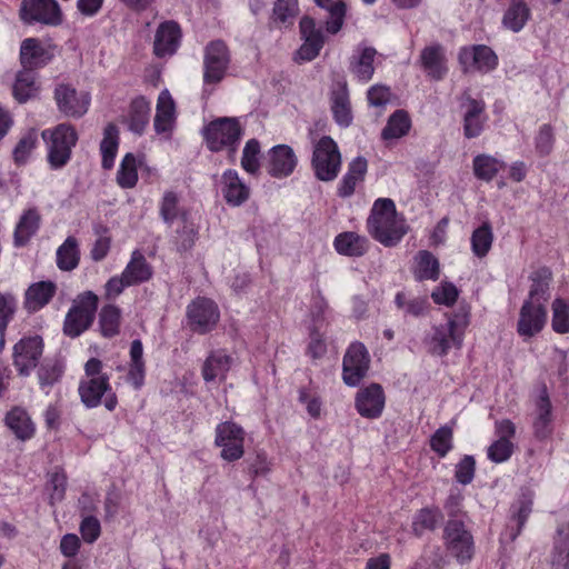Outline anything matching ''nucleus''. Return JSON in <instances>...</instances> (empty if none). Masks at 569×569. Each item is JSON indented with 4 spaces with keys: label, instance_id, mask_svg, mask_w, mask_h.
I'll return each mask as SVG.
<instances>
[{
    "label": "nucleus",
    "instance_id": "f257e3e1",
    "mask_svg": "<svg viewBox=\"0 0 569 569\" xmlns=\"http://www.w3.org/2000/svg\"><path fill=\"white\" fill-rule=\"evenodd\" d=\"M469 323L470 315L466 308L447 315L446 322L432 326L425 335L426 351L433 357H445L451 349L460 350Z\"/></svg>",
    "mask_w": 569,
    "mask_h": 569
},
{
    "label": "nucleus",
    "instance_id": "f03ea898",
    "mask_svg": "<svg viewBox=\"0 0 569 569\" xmlns=\"http://www.w3.org/2000/svg\"><path fill=\"white\" fill-rule=\"evenodd\" d=\"M368 229L376 240L387 247L397 244L407 231L405 222L397 216L395 202L388 198L375 201Z\"/></svg>",
    "mask_w": 569,
    "mask_h": 569
},
{
    "label": "nucleus",
    "instance_id": "7ed1b4c3",
    "mask_svg": "<svg viewBox=\"0 0 569 569\" xmlns=\"http://www.w3.org/2000/svg\"><path fill=\"white\" fill-rule=\"evenodd\" d=\"M102 362L97 358L89 359L84 365L86 376L79 383V395L83 405L88 408H96L102 402L112 411L117 407V397L112 392L109 376L102 372Z\"/></svg>",
    "mask_w": 569,
    "mask_h": 569
},
{
    "label": "nucleus",
    "instance_id": "20e7f679",
    "mask_svg": "<svg viewBox=\"0 0 569 569\" xmlns=\"http://www.w3.org/2000/svg\"><path fill=\"white\" fill-rule=\"evenodd\" d=\"M41 137L47 147V160L52 170L62 169L72 156L78 142V133L73 126L60 123L42 131Z\"/></svg>",
    "mask_w": 569,
    "mask_h": 569
},
{
    "label": "nucleus",
    "instance_id": "39448f33",
    "mask_svg": "<svg viewBox=\"0 0 569 569\" xmlns=\"http://www.w3.org/2000/svg\"><path fill=\"white\" fill-rule=\"evenodd\" d=\"M242 136L240 123L234 118H219L204 128L207 147L213 151H226L230 161L236 158Z\"/></svg>",
    "mask_w": 569,
    "mask_h": 569
},
{
    "label": "nucleus",
    "instance_id": "423d86ee",
    "mask_svg": "<svg viewBox=\"0 0 569 569\" xmlns=\"http://www.w3.org/2000/svg\"><path fill=\"white\" fill-rule=\"evenodd\" d=\"M311 166L315 176L320 181L335 180L341 169V153L336 141L323 136L313 142Z\"/></svg>",
    "mask_w": 569,
    "mask_h": 569
},
{
    "label": "nucleus",
    "instance_id": "0eeeda50",
    "mask_svg": "<svg viewBox=\"0 0 569 569\" xmlns=\"http://www.w3.org/2000/svg\"><path fill=\"white\" fill-rule=\"evenodd\" d=\"M98 296L92 291L78 295L64 319L63 331L67 336L79 337L91 326L98 309Z\"/></svg>",
    "mask_w": 569,
    "mask_h": 569
},
{
    "label": "nucleus",
    "instance_id": "6e6552de",
    "mask_svg": "<svg viewBox=\"0 0 569 569\" xmlns=\"http://www.w3.org/2000/svg\"><path fill=\"white\" fill-rule=\"evenodd\" d=\"M187 318L190 329L203 335L217 326L220 319V311L211 299L198 297L188 305Z\"/></svg>",
    "mask_w": 569,
    "mask_h": 569
},
{
    "label": "nucleus",
    "instance_id": "1a4fd4ad",
    "mask_svg": "<svg viewBox=\"0 0 569 569\" xmlns=\"http://www.w3.org/2000/svg\"><path fill=\"white\" fill-rule=\"evenodd\" d=\"M214 442L221 448V458L226 461H236L244 453V431L234 422H221L216 428Z\"/></svg>",
    "mask_w": 569,
    "mask_h": 569
},
{
    "label": "nucleus",
    "instance_id": "9d476101",
    "mask_svg": "<svg viewBox=\"0 0 569 569\" xmlns=\"http://www.w3.org/2000/svg\"><path fill=\"white\" fill-rule=\"evenodd\" d=\"M445 540L449 553L463 563L469 561L475 552L473 538L459 520L448 521L445 528Z\"/></svg>",
    "mask_w": 569,
    "mask_h": 569
},
{
    "label": "nucleus",
    "instance_id": "9b49d317",
    "mask_svg": "<svg viewBox=\"0 0 569 569\" xmlns=\"http://www.w3.org/2000/svg\"><path fill=\"white\" fill-rule=\"evenodd\" d=\"M370 357L367 348L361 342H353L347 349L343 357L342 378L346 385L357 386L367 375Z\"/></svg>",
    "mask_w": 569,
    "mask_h": 569
},
{
    "label": "nucleus",
    "instance_id": "f8f14e48",
    "mask_svg": "<svg viewBox=\"0 0 569 569\" xmlns=\"http://www.w3.org/2000/svg\"><path fill=\"white\" fill-rule=\"evenodd\" d=\"M20 17L29 24L58 26L61 22V11L56 0H23Z\"/></svg>",
    "mask_w": 569,
    "mask_h": 569
},
{
    "label": "nucleus",
    "instance_id": "ddd939ff",
    "mask_svg": "<svg viewBox=\"0 0 569 569\" xmlns=\"http://www.w3.org/2000/svg\"><path fill=\"white\" fill-rule=\"evenodd\" d=\"M43 351V342L39 336L26 337L13 347V365L19 375L29 376L37 367Z\"/></svg>",
    "mask_w": 569,
    "mask_h": 569
},
{
    "label": "nucleus",
    "instance_id": "4468645a",
    "mask_svg": "<svg viewBox=\"0 0 569 569\" xmlns=\"http://www.w3.org/2000/svg\"><path fill=\"white\" fill-rule=\"evenodd\" d=\"M58 109L67 117L81 118L90 106V94L86 91H77L74 88L60 84L54 90Z\"/></svg>",
    "mask_w": 569,
    "mask_h": 569
},
{
    "label": "nucleus",
    "instance_id": "2eb2a0df",
    "mask_svg": "<svg viewBox=\"0 0 569 569\" xmlns=\"http://www.w3.org/2000/svg\"><path fill=\"white\" fill-rule=\"evenodd\" d=\"M230 56L222 41H213L206 49L204 56V83L216 84L220 82L229 67Z\"/></svg>",
    "mask_w": 569,
    "mask_h": 569
},
{
    "label": "nucleus",
    "instance_id": "dca6fc26",
    "mask_svg": "<svg viewBox=\"0 0 569 569\" xmlns=\"http://www.w3.org/2000/svg\"><path fill=\"white\" fill-rule=\"evenodd\" d=\"M459 62L465 72H489L498 66V57L491 48L477 44L462 48L459 52Z\"/></svg>",
    "mask_w": 569,
    "mask_h": 569
},
{
    "label": "nucleus",
    "instance_id": "f3484780",
    "mask_svg": "<svg viewBox=\"0 0 569 569\" xmlns=\"http://www.w3.org/2000/svg\"><path fill=\"white\" fill-rule=\"evenodd\" d=\"M532 430L535 437L540 441L551 438L553 433L552 405L546 387L540 389L535 400Z\"/></svg>",
    "mask_w": 569,
    "mask_h": 569
},
{
    "label": "nucleus",
    "instance_id": "a211bd4d",
    "mask_svg": "<svg viewBox=\"0 0 569 569\" xmlns=\"http://www.w3.org/2000/svg\"><path fill=\"white\" fill-rule=\"evenodd\" d=\"M297 163V156L290 146L277 144L268 151L266 168L271 177L282 179L295 171Z\"/></svg>",
    "mask_w": 569,
    "mask_h": 569
},
{
    "label": "nucleus",
    "instance_id": "6ab92c4d",
    "mask_svg": "<svg viewBox=\"0 0 569 569\" xmlns=\"http://www.w3.org/2000/svg\"><path fill=\"white\" fill-rule=\"evenodd\" d=\"M385 401V392L381 386L372 383L358 391L356 396V409L361 417L376 419L381 416Z\"/></svg>",
    "mask_w": 569,
    "mask_h": 569
},
{
    "label": "nucleus",
    "instance_id": "aec40b11",
    "mask_svg": "<svg viewBox=\"0 0 569 569\" xmlns=\"http://www.w3.org/2000/svg\"><path fill=\"white\" fill-rule=\"evenodd\" d=\"M300 32L303 43L297 51L296 59L298 61H311L319 54L323 46V34L321 30L316 28L313 19L309 17H303L300 20Z\"/></svg>",
    "mask_w": 569,
    "mask_h": 569
},
{
    "label": "nucleus",
    "instance_id": "412c9836",
    "mask_svg": "<svg viewBox=\"0 0 569 569\" xmlns=\"http://www.w3.org/2000/svg\"><path fill=\"white\" fill-rule=\"evenodd\" d=\"M547 320V310L542 303L525 301L518 321V332L523 337H532L542 330Z\"/></svg>",
    "mask_w": 569,
    "mask_h": 569
},
{
    "label": "nucleus",
    "instance_id": "4be33fe9",
    "mask_svg": "<svg viewBox=\"0 0 569 569\" xmlns=\"http://www.w3.org/2000/svg\"><path fill=\"white\" fill-rule=\"evenodd\" d=\"M181 30L174 21L162 22L154 36L153 50L159 58L172 56L180 46Z\"/></svg>",
    "mask_w": 569,
    "mask_h": 569
},
{
    "label": "nucleus",
    "instance_id": "5701e85b",
    "mask_svg": "<svg viewBox=\"0 0 569 569\" xmlns=\"http://www.w3.org/2000/svg\"><path fill=\"white\" fill-rule=\"evenodd\" d=\"M221 192L226 202L238 207L246 202L250 197V188L239 177L236 170L229 169L221 177Z\"/></svg>",
    "mask_w": 569,
    "mask_h": 569
},
{
    "label": "nucleus",
    "instance_id": "b1692460",
    "mask_svg": "<svg viewBox=\"0 0 569 569\" xmlns=\"http://www.w3.org/2000/svg\"><path fill=\"white\" fill-rule=\"evenodd\" d=\"M176 123V103L169 92L164 89L157 100L154 130L158 134L170 136Z\"/></svg>",
    "mask_w": 569,
    "mask_h": 569
},
{
    "label": "nucleus",
    "instance_id": "393cba45",
    "mask_svg": "<svg viewBox=\"0 0 569 569\" xmlns=\"http://www.w3.org/2000/svg\"><path fill=\"white\" fill-rule=\"evenodd\" d=\"M121 273L133 287L148 282L153 276V268L140 250H134Z\"/></svg>",
    "mask_w": 569,
    "mask_h": 569
},
{
    "label": "nucleus",
    "instance_id": "a878e982",
    "mask_svg": "<svg viewBox=\"0 0 569 569\" xmlns=\"http://www.w3.org/2000/svg\"><path fill=\"white\" fill-rule=\"evenodd\" d=\"M51 59L49 50L36 38L24 39L20 48V60L23 69L32 70L43 67Z\"/></svg>",
    "mask_w": 569,
    "mask_h": 569
},
{
    "label": "nucleus",
    "instance_id": "bb28decb",
    "mask_svg": "<svg viewBox=\"0 0 569 569\" xmlns=\"http://www.w3.org/2000/svg\"><path fill=\"white\" fill-rule=\"evenodd\" d=\"M462 107L465 109V136L469 139L480 136L486 122L485 103L480 100L468 98Z\"/></svg>",
    "mask_w": 569,
    "mask_h": 569
},
{
    "label": "nucleus",
    "instance_id": "cd10ccee",
    "mask_svg": "<svg viewBox=\"0 0 569 569\" xmlns=\"http://www.w3.org/2000/svg\"><path fill=\"white\" fill-rule=\"evenodd\" d=\"M159 214L163 222L169 227H174L176 222H180L188 218L191 212L180 203V196L172 191H164L159 202Z\"/></svg>",
    "mask_w": 569,
    "mask_h": 569
},
{
    "label": "nucleus",
    "instance_id": "c85d7f7f",
    "mask_svg": "<svg viewBox=\"0 0 569 569\" xmlns=\"http://www.w3.org/2000/svg\"><path fill=\"white\" fill-rule=\"evenodd\" d=\"M129 367L127 381L134 388L140 389L144 383L146 362L143 359V346L140 339H134L129 350Z\"/></svg>",
    "mask_w": 569,
    "mask_h": 569
},
{
    "label": "nucleus",
    "instance_id": "c756f323",
    "mask_svg": "<svg viewBox=\"0 0 569 569\" xmlns=\"http://www.w3.org/2000/svg\"><path fill=\"white\" fill-rule=\"evenodd\" d=\"M377 54L376 49L372 47L359 46L352 56L351 71L355 77L361 82H368L371 80L375 73V57Z\"/></svg>",
    "mask_w": 569,
    "mask_h": 569
},
{
    "label": "nucleus",
    "instance_id": "7c9ffc66",
    "mask_svg": "<svg viewBox=\"0 0 569 569\" xmlns=\"http://www.w3.org/2000/svg\"><path fill=\"white\" fill-rule=\"evenodd\" d=\"M56 284L51 281L32 283L26 291L24 307L29 312L42 309L56 293Z\"/></svg>",
    "mask_w": 569,
    "mask_h": 569
},
{
    "label": "nucleus",
    "instance_id": "2f4dec72",
    "mask_svg": "<svg viewBox=\"0 0 569 569\" xmlns=\"http://www.w3.org/2000/svg\"><path fill=\"white\" fill-rule=\"evenodd\" d=\"M232 365L231 357L223 350L212 351L202 367V376L207 382L223 380Z\"/></svg>",
    "mask_w": 569,
    "mask_h": 569
},
{
    "label": "nucleus",
    "instance_id": "473e14b6",
    "mask_svg": "<svg viewBox=\"0 0 569 569\" xmlns=\"http://www.w3.org/2000/svg\"><path fill=\"white\" fill-rule=\"evenodd\" d=\"M420 59L423 70L432 79H442L448 71L445 52L440 46H430L425 48L421 52Z\"/></svg>",
    "mask_w": 569,
    "mask_h": 569
},
{
    "label": "nucleus",
    "instance_id": "72a5a7b5",
    "mask_svg": "<svg viewBox=\"0 0 569 569\" xmlns=\"http://www.w3.org/2000/svg\"><path fill=\"white\" fill-rule=\"evenodd\" d=\"M335 249L348 257H360L368 250V240L356 232H342L335 238Z\"/></svg>",
    "mask_w": 569,
    "mask_h": 569
},
{
    "label": "nucleus",
    "instance_id": "f704fd0d",
    "mask_svg": "<svg viewBox=\"0 0 569 569\" xmlns=\"http://www.w3.org/2000/svg\"><path fill=\"white\" fill-rule=\"evenodd\" d=\"M529 18L530 9L523 0H510L502 17V26L512 32H520Z\"/></svg>",
    "mask_w": 569,
    "mask_h": 569
},
{
    "label": "nucleus",
    "instance_id": "c9c22d12",
    "mask_svg": "<svg viewBox=\"0 0 569 569\" xmlns=\"http://www.w3.org/2000/svg\"><path fill=\"white\" fill-rule=\"evenodd\" d=\"M552 273L548 268H540L532 272L531 287L529 291V297L526 300L527 302L532 303H542L548 301L550 297V282H551Z\"/></svg>",
    "mask_w": 569,
    "mask_h": 569
},
{
    "label": "nucleus",
    "instance_id": "e433bc0d",
    "mask_svg": "<svg viewBox=\"0 0 569 569\" xmlns=\"http://www.w3.org/2000/svg\"><path fill=\"white\" fill-rule=\"evenodd\" d=\"M331 109L336 122L340 127H348L352 121L349 94L346 83L339 84L332 92Z\"/></svg>",
    "mask_w": 569,
    "mask_h": 569
},
{
    "label": "nucleus",
    "instance_id": "4c0bfd02",
    "mask_svg": "<svg viewBox=\"0 0 569 569\" xmlns=\"http://www.w3.org/2000/svg\"><path fill=\"white\" fill-rule=\"evenodd\" d=\"M150 102L144 97L136 98L130 106L128 128L136 134H142L150 119Z\"/></svg>",
    "mask_w": 569,
    "mask_h": 569
},
{
    "label": "nucleus",
    "instance_id": "58836bf2",
    "mask_svg": "<svg viewBox=\"0 0 569 569\" xmlns=\"http://www.w3.org/2000/svg\"><path fill=\"white\" fill-rule=\"evenodd\" d=\"M118 148L119 130L113 123H109L103 130V138L100 142L101 164L103 169L110 170L114 166Z\"/></svg>",
    "mask_w": 569,
    "mask_h": 569
},
{
    "label": "nucleus",
    "instance_id": "ea45409f",
    "mask_svg": "<svg viewBox=\"0 0 569 569\" xmlns=\"http://www.w3.org/2000/svg\"><path fill=\"white\" fill-rule=\"evenodd\" d=\"M40 226V214L36 209H29L21 216L14 230V244L24 246L30 238L38 231Z\"/></svg>",
    "mask_w": 569,
    "mask_h": 569
},
{
    "label": "nucleus",
    "instance_id": "a19ab883",
    "mask_svg": "<svg viewBox=\"0 0 569 569\" xmlns=\"http://www.w3.org/2000/svg\"><path fill=\"white\" fill-rule=\"evenodd\" d=\"M6 425L21 440L31 438L34 431L28 413L21 408H13L7 413Z\"/></svg>",
    "mask_w": 569,
    "mask_h": 569
},
{
    "label": "nucleus",
    "instance_id": "79ce46f5",
    "mask_svg": "<svg viewBox=\"0 0 569 569\" xmlns=\"http://www.w3.org/2000/svg\"><path fill=\"white\" fill-rule=\"evenodd\" d=\"M57 266L62 271L76 269L80 260L78 241L74 237H68L57 249Z\"/></svg>",
    "mask_w": 569,
    "mask_h": 569
},
{
    "label": "nucleus",
    "instance_id": "37998d69",
    "mask_svg": "<svg viewBox=\"0 0 569 569\" xmlns=\"http://www.w3.org/2000/svg\"><path fill=\"white\" fill-rule=\"evenodd\" d=\"M174 240L180 251H187L192 248L197 238L199 227L194 221L192 216L184 218V220L180 222H176L174 224Z\"/></svg>",
    "mask_w": 569,
    "mask_h": 569
},
{
    "label": "nucleus",
    "instance_id": "c03bdc74",
    "mask_svg": "<svg viewBox=\"0 0 569 569\" xmlns=\"http://www.w3.org/2000/svg\"><path fill=\"white\" fill-rule=\"evenodd\" d=\"M38 90L39 87L36 82V74L32 70L23 69L17 74L13 84V96L19 102L22 103L36 97Z\"/></svg>",
    "mask_w": 569,
    "mask_h": 569
},
{
    "label": "nucleus",
    "instance_id": "a18cd8bd",
    "mask_svg": "<svg viewBox=\"0 0 569 569\" xmlns=\"http://www.w3.org/2000/svg\"><path fill=\"white\" fill-rule=\"evenodd\" d=\"M475 176L486 182L491 181L505 168V162L489 154H478L473 161Z\"/></svg>",
    "mask_w": 569,
    "mask_h": 569
},
{
    "label": "nucleus",
    "instance_id": "49530a36",
    "mask_svg": "<svg viewBox=\"0 0 569 569\" xmlns=\"http://www.w3.org/2000/svg\"><path fill=\"white\" fill-rule=\"evenodd\" d=\"M138 182V160L133 153H127L117 172V183L123 189H131Z\"/></svg>",
    "mask_w": 569,
    "mask_h": 569
},
{
    "label": "nucleus",
    "instance_id": "de8ad7c7",
    "mask_svg": "<svg viewBox=\"0 0 569 569\" xmlns=\"http://www.w3.org/2000/svg\"><path fill=\"white\" fill-rule=\"evenodd\" d=\"M471 250L478 258H483L488 254L493 242L492 228L488 222H483L480 227L473 230L471 234Z\"/></svg>",
    "mask_w": 569,
    "mask_h": 569
},
{
    "label": "nucleus",
    "instance_id": "09e8293b",
    "mask_svg": "<svg viewBox=\"0 0 569 569\" xmlns=\"http://www.w3.org/2000/svg\"><path fill=\"white\" fill-rule=\"evenodd\" d=\"M121 323V310L114 305H106L99 313V326L104 337H113L119 333Z\"/></svg>",
    "mask_w": 569,
    "mask_h": 569
},
{
    "label": "nucleus",
    "instance_id": "8fccbe9b",
    "mask_svg": "<svg viewBox=\"0 0 569 569\" xmlns=\"http://www.w3.org/2000/svg\"><path fill=\"white\" fill-rule=\"evenodd\" d=\"M298 11V0H277L273 7L272 21L280 28H288L293 24Z\"/></svg>",
    "mask_w": 569,
    "mask_h": 569
},
{
    "label": "nucleus",
    "instance_id": "3c124183",
    "mask_svg": "<svg viewBox=\"0 0 569 569\" xmlns=\"http://www.w3.org/2000/svg\"><path fill=\"white\" fill-rule=\"evenodd\" d=\"M410 129V119L403 110H397L390 116L387 126L382 130L385 140L399 139L407 134Z\"/></svg>",
    "mask_w": 569,
    "mask_h": 569
},
{
    "label": "nucleus",
    "instance_id": "603ef678",
    "mask_svg": "<svg viewBox=\"0 0 569 569\" xmlns=\"http://www.w3.org/2000/svg\"><path fill=\"white\" fill-rule=\"evenodd\" d=\"M416 277L419 280H436L439 276V262L429 251H420L416 257Z\"/></svg>",
    "mask_w": 569,
    "mask_h": 569
},
{
    "label": "nucleus",
    "instance_id": "864d4df0",
    "mask_svg": "<svg viewBox=\"0 0 569 569\" xmlns=\"http://www.w3.org/2000/svg\"><path fill=\"white\" fill-rule=\"evenodd\" d=\"M532 507V495L531 492H522L519 498L511 506L512 520L517 521V531L511 535V539H515L525 526L527 518L531 512Z\"/></svg>",
    "mask_w": 569,
    "mask_h": 569
},
{
    "label": "nucleus",
    "instance_id": "5fc2aeb1",
    "mask_svg": "<svg viewBox=\"0 0 569 569\" xmlns=\"http://www.w3.org/2000/svg\"><path fill=\"white\" fill-rule=\"evenodd\" d=\"M63 373V367L59 361H46L38 370L40 388L48 395L51 387L59 381Z\"/></svg>",
    "mask_w": 569,
    "mask_h": 569
},
{
    "label": "nucleus",
    "instance_id": "6e6d98bb",
    "mask_svg": "<svg viewBox=\"0 0 569 569\" xmlns=\"http://www.w3.org/2000/svg\"><path fill=\"white\" fill-rule=\"evenodd\" d=\"M38 144L37 132L31 130L21 136L16 144L12 156L17 164H26Z\"/></svg>",
    "mask_w": 569,
    "mask_h": 569
},
{
    "label": "nucleus",
    "instance_id": "4d7b16f0",
    "mask_svg": "<svg viewBox=\"0 0 569 569\" xmlns=\"http://www.w3.org/2000/svg\"><path fill=\"white\" fill-rule=\"evenodd\" d=\"M260 151V143L257 139H250L246 142L241 157V167L246 172L250 174L259 172Z\"/></svg>",
    "mask_w": 569,
    "mask_h": 569
},
{
    "label": "nucleus",
    "instance_id": "13d9d810",
    "mask_svg": "<svg viewBox=\"0 0 569 569\" xmlns=\"http://www.w3.org/2000/svg\"><path fill=\"white\" fill-rule=\"evenodd\" d=\"M552 320L551 327L557 333L569 332V305L561 298H557L552 302Z\"/></svg>",
    "mask_w": 569,
    "mask_h": 569
},
{
    "label": "nucleus",
    "instance_id": "bf43d9fd",
    "mask_svg": "<svg viewBox=\"0 0 569 569\" xmlns=\"http://www.w3.org/2000/svg\"><path fill=\"white\" fill-rule=\"evenodd\" d=\"M441 518L438 509H421L413 518L412 529L417 536L422 535L426 530H433Z\"/></svg>",
    "mask_w": 569,
    "mask_h": 569
},
{
    "label": "nucleus",
    "instance_id": "052dcab7",
    "mask_svg": "<svg viewBox=\"0 0 569 569\" xmlns=\"http://www.w3.org/2000/svg\"><path fill=\"white\" fill-rule=\"evenodd\" d=\"M431 449L443 458L452 449V429L443 426L440 427L430 439Z\"/></svg>",
    "mask_w": 569,
    "mask_h": 569
},
{
    "label": "nucleus",
    "instance_id": "680f3d73",
    "mask_svg": "<svg viewBox=\"0 0 569 569\" xmlns=\"http://www.w3.org/2000/svg\"><path fill=\"white\" fill-rule=\"evenodd\" d=\"M328 302L325 297L317 291V293L312 297L311 308H310V323L308 327H320L323 328L326 325V316L328 312Z\"/></svg>",
    "mask_w": 569,
    "mask_h": 569
},
{
    "label": "nucleus",
    "instance_id": "e2e57ef3",
    "mask_svg": "<svg viewBox=\"0 0 569 569\" xmlns=\"http://www.w3.org/2000/svg\"><path fill=\"white\" fill-rule=\"evenodd\" d=\"M323 328L320 327H308L309 343L307 353L313 358H321L327 351V343L325 339Z\"/></svg>",
    "mask_w": 569,
    "mask_h": 569
},
{
    "label": "nucleus",
    "instance_id": "0e129e2a",
    "mask_svg": "<svg viewBox=\"0 0 569 569\" xmlns=\"http://www.w3.org/2000/svg\"><path fill=\"white\" fill-rule=\"evenodd\" d=\"M515 445L510 440L493 441L487 449V457L489 460L496 463L507 461L513 453Z\"/></svg>",
    "mask_w": 569,
    "mask_h": 569
},
{
    "label": "nucleus",
    "instance_id": "69168bd1",
    "mask_svg": "<svg viewBox=\"0 0 569 569\" xmlns=\"http://www.w3.org/2000/svg\"><path fill=\"white\" fill-rule=\"evenodd\" d=\"M17 309V300L12 295L0 292V335L3 336Z\"/></svg>",
    "mask_w": 569,
    "mask_h": 569
},
{
    "label": "nucleus",
    "instance_id": "338daca9",
    "mask_svg": "<svg viewBox=\"0 0 569 569\" xmlns=\"http://www.w3.org/2000/svg\"><path fill=\"white\" fill-rule=\"evenodd\" d=\"M476 460L472 456L466 455L456 466V480L466 486L471 483L475 478Z\"/></svg>",
    "mask_w": 569,
    "mask_h": 569
},
{
    "label": "nucleus",
    "instance_id": "774afa93",
    "mask_svg": "<svg viewBox=\"0 0 569 569\" xmlns=\"http://www.w3.org/2000/svg\"><path fill=\"white\" fill-rule=\"evenodd\" d=\"M80 533L86 542H94L101 533L100 521L92 515H83L80 523Z\"/></svg>",
    "mask_w": 569,
    "mask_h": 569
}]
</instances>
